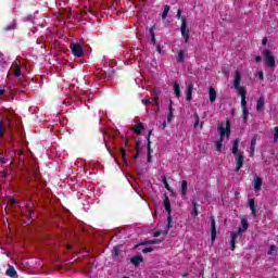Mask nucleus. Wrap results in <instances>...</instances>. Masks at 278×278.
<instances>
[{
    "label": "nucleus",
    "mask_w": 278,
    "mask_h": 278,
    "mask_svg": "<svg viewBox=\"0 0 278 278\" xmlns=\"http://www.w3.org/2000/svg\"><path fill=\"white\" fill-rule=\"evenodd\" d=\"M218 131H219V140L215 141V147H216V151L220 152L223 151V142L225 141V136L226 138H229V136H231V121L227 118L226 127H225V124H220L218 126Z\"/></svg>",
    "instance_id": "1"
},
{
    "label": "nucleus",
    "mask_w": 278,
    "mask_h": 278,
    "mask_svg": "<svg viewBox=\"0 0 278 278\" xmlns=\"http://www.w3.org/2000/svg\"><path fill=\"white\" fill-rule=\"evenodd\" d=\"M240 147V138H237L233 141L232 144V155H235V162H236V173H240V170H242V166H244V152L239 151Z\"/></svg>",
    "instance_id": "2"
},
{
    "label": "nucleus",
    "mask_w": 278,
    "mask_h": 278,
    "mask_svg": "<svg viewBox=\"0 0 278 278\" xmlns=\"http://www.w3.org/2000/svg\"><path fill=\"white\" fill-rule=\"evenodd\" d=\"M249 229V219L247 217L241 218V227L237 232L230 235V251H236V240L242 238V235Z\"/></svg>",
    "instance_id": "3"
},
{
    "label": "nucleus",
    "mask_w": 278,
    "mask_h": 278,
    "mask_svg": "<svg viewBox=\"0 0 278 278\" xmlns=\"http://www.w3.org/2000/svg\"><path fill=\"white\" fill-rule=\"evenodd\" d=\"M176 18L178 21H181V26H180V34L185 40V42H190V31H192V28H188V20L186 16H181V11L178 9Z\"/></svg>",
    "instance_id": "4"
},
{
    "label": "nucleus",
    "mask_w": 278,
    "mask_h": 278,
    "mask_svg": "<svg viewBox=\"0 0 278 278\" xmlns=\"http://www.w3.org/2000/svg\"><path fill=\"white\" fill-rule=\"evenodd\" d=\"M262 55L264 58V62L268 68H277V63L275 61V55L273 54L271 50L265 49L262 52Z\"/></svg>",
    "instance_id": "5"
},
{
    "label": "nucleus",
    "mask_w": 278,
    "mask_h": 278,
    "mask_svg": "<svg viewBox=\"0 0 278 278\" xmlns=\"http://www.w3.org/2000/svg\"><path fill=\"white\" fill-rule=\"evenodd\" d=\"M70 49L72 50V53L75 55V58L84 56V48H81V45L71 43Z\"/></svg>",
    "instance_id": "6"
},
{
    "label": "nucleus",
    "mask_w": 278,
    "mask_h": 278,
    "mask_svg": "<svg viewBox=\"0 0 278 278\" xmlns=\"http://www.w3.org/2000/svg\"><path fill=\"white\" fill-rule=\"evenodd\" d=\"M0 164H8V166H12L14 164V161H12V157H10V154L3 150H0Z\"/></svg>",
    "instance_id": "7"
},
{
    "label": "nucleus",
    "mask_w": 278,
    "mask_h": 278,
    "mask_svg": "<svg viewBox=\"0 0 278 278\" xmlns=\"http://www.w3.org/2000/svg\"><path fill=\"white\" fill-rule=\"evenodd\" d=\"M163 205H164L165 211L167 212L168 216H172L173 207L170 206V198H168L167 193L164 194Z\"/></svg>",
    "instance_id": "8"
},
{
    "label": "nucleus",
    "mask_w": 278,
    "mask_h": 278,
    "mask_svg": "<svg viewBox=\"0 0 278 278\" xmlns=\"http://www.w3.org/2000/svg\"><path fill=\"white\" fill-rule=\"evenodd\" d=\"M264 105H266V98L264 96H261L256 101V112H258V114H262V112H264Z\"/></svg>",
    "instance_id": "9"
},
{
    "label": "nucleus",
    "mask_w": 278,
    "mask_h": 278,
    "mask_svg": "<svg viewBox=\"0 0 278 278\" xmlns=\"http://www.w3.org/2000/svg\"><path fill=\"white\" fill-rule=\"evenodd\" d=\"M216 241V219L214 216L211 217V242Z\"/></svg>",
    "instance_id": "10"
},
{
    "label": "nucleus",
    "mask_w": 278,
    "mask_h": 278,
    "mask_svg": "<svg viewBox=\"0 0 278 278\" xmlns=\"http://www.w3.org/2000/svg\"><path fill=\"white\" fill-rule=\"evenodd\" d=\"M151 136H153V130H149L147 139V149H148V162H151Z\"/></svg>",
    "instance_id": "11"
},
{
    "label": "nucleus",
    "mask_w": 278,
    "mask_h": 278,
    "mask_svg": "<svg viewBox=\"0 0 278 278\" xmlns=\"http://www.w3.org/2000/svg\"><path fill=\"white\" fill-rule=\"evenodd\" d=\"M162 242H164V239L146 240L139 243L137 247H149V244H162Z\"/></svg>",
    "instance_id": "12"
},
{
    "label": "nucleus",
    "mask_w": 278,
    "mask_h": 278,
    "mask_svg": "<svg viewBox=\"0 0 278 278\" xmlns=\"http://www.w3.org/2000/svg\"><path fill=\"white\" fill-rule=\"evenodd\" d=\"M142 262H144L142 255H135L130 258V263H132L136 268H138Z\"/></svg>",
    "instance_id": "13"
},
{
    "label": "nucleus",
    "mask_w": 278,
    "mask_h": 278,
    "mask_svg": "<svg viewBox=\"0 0 278 278\" xmlns=\"http://www.w3.org/2000/svg\"><path fill=\"white\" fill-rule=\"evenodd\" d=\"M240 81H242V74H240L239 71L235 73V79H233V88L235 90L240 87Z\"/></svg>",
    "instance_id": "14"
},
{
    "label": "nucleus",
    "mask_w": 278,
    "mask_h": 278,
    "mask_svg": "<svg viewBox=\"0 0 278 278\" xmlns=\"http://www.w3.org/2000/svg\"><path fill=\"white\" fill-rule=\"evenodd\" d=\"M238 94L241 96V103H247V88L239 87L237 89Z\"/></svg>",
    "instance_id": "15"
},
{
    "label": "nucleus",
    "mask_w": 278,
    "mask_h": 278,
    "mask_svg": "<svg viewBox=\"0 0 278 278\" xmlns=\"http://www.w3.org/2000/svg\"><path fill=\"white\" fill-rule=\"evenodd\" d=\"M192 212H191V216H193L194 218H197V216H199V203L197 202V198H193L192 200Z\"/></svg>",
    "instance_id": "16"
},
{
    "label": "nucleus",
    "mask_w": 278,
    "mask_h": 278,
    "mask_svg": "<svg viewBox=\"0 0 278 278\" xmlns=\"http://www.w3.org/2000/svg\"><path fill=\"white\" fill-rule=\"evenodd\" d=\"M5 275H7V277H11V278L18 277L16 269L12 265H9V267L5 271Z\"/></svg>",
    "instance_id": "17"
},
{
    "label": "nucleus",
    "mask_w": 278,
    "mask_h": 278,
    "mask_svg": "<svg viewBox=\"0 0 278 278\" xmlns=\"http://www.w3.org/2000/svg\"><path fill=\"white\" fill-rule=\"evenodd\" d=\"M248 203H249V207L252 212V216H257V208L255 207V199H249Z\"/></svg>",
    "instance_id": "18"
},
{
    "label": "nucleus",
    "mask_w": 278,
    "mask_h": 278,
    "mask_svg": "<svg viewBox=\"0 0 278 278\" xmlns=\"http://www.w3.org/2000/svg\"><path fill=\"white\" fill-rule=\"evenodd\" d=\"M142 129H144V125L141 122H139L137 125H135V127L132 128V131L137 136H142Z\"/></svg>",
    "instance_id": "19"
},
{
    "label": "nucleus",
    "mask_w": 278,
    "mask_h": 278,
    "mask_svg": "<svg viewBox=\"0 0 278 278\" xmlns=\"http://www.w3.org/2000/svg\"><path fill=\"white\" fill-rule=\"evenodd\" d=\"M242 112H243V122L247 123L249 121V108L247 106V102L241 103Z\"/></svg>",
    "instance_id": "20"
},
{
    "label": "nucleus",
    "mask_w": 278,
    "mask_h": 278,
    "mask_svg": "<svg viewBox=\"0 0 278 278\" xmlns=\"http://www.w3.org/2000/svg\"><path fill=\"white\" fill-rule=\"evenodd\" d=\"M170 229H173V215H168L167 216V225H166V230L165 236L168 235V232L170 231Z\"/></svg>",
    "instance_id": "21"
},
{
    "label": "nucleus",
    "mask_w": 278,
    "mask_h": 278,
    "mask_svg": "<svg viewBox=\"0 0 278 278\" xmlns=\"http://www.w3.org/2000/svg\"><path fill=\"white\" fill-rule=\"evenodd\" d=\"M262 184H263L262 178L256 177V178L254 179V190H255L256 192H260V190H262Z\"/></svg>",
    "instance_id": "22"
},
{
    "label": "nucleus",
    "mask_w": 278,
    "mask_h": 278,
    "mask_svg": "<svg viewBox=\"0 0 278 278\" xmlns=\"http://www.w3.org/2000/svg\"><path fill=\"white\" fill-rule=\"evenodd\" d=\"M181 197H186V194H188V180H182L181 181Z\"/></svg>",
    "instance_id": "23"
},
{
    "label": "nucleus",
    "mask_w": 278,
    "mask_h": 278,
    "mask_svg": "<svg viewBox=\"0 0 278 278\" xmlns=\"http://www.w3.org/2000/svg\"><path fill=\"white\" fill-rule=\"evenodd\" d=\"M174 92H175L177 99H180V97H181V87L179 86L178 81L174 83Z\"/></svg>",
    "instance_id": "24"
},
{
    "label": "nucleus",
    "mask_w": 278,
    "mask_h": 278,
    "mask_svg": "<svg viewBox=\"0 0 278 278\" xmlns=\"http://www.w3.org/2000/svg\"><path fill=\"white\" fill-rule=\"evenodd\" d=\"M208 97L211 103H214V101H216V89H214V87H210Z\"/></svg>",
    "instance_id": "25"
},
{
    "label": "nucleus",
    "mask_w": 278,
    "mask_h": 278,
    "mask_svg": "<svg viewBox=\"0 0 278 278\" xmlns=\"http://www.w3.org/2000/svg\"><path fill=\"white\" fill-rule=\"evenodd\" d=\"M194 90V87L192 85H189L187 87V101H192V91Z\"/></svg>",
    "instance_id": "26"
},
{
    "label": "nucleus",
    "mask_w": 278,
    "mask_h": 278,
    "mask_svg": "<svg viewBox=\"0 0 278 278\" xmlns=\"http://www.w3.org/2000/svg\"><path fill=\"white\" fill-rule=\"evenodd\" d=\"M168 115H167V123H170L173 121V100H169V105H168Z\"/></svg>",
    "instance_id": "27"
},
{
    "label": "nucleus",
    "mask_w": 278,
    "mask_h": 278,
    "mask_svg": "<svg viewBox=\"0 0 278 278\" xmlns=\"http://www.w3.org/2000/svg\"><path fill=\"white\" fill-rule=\"evenodd\" d=\"M16 20H13L11 24H9L7 27H4V31H12L16 29Z\"/></svg>",
    "instance_id": "28"
},
{
    "label": "nucleus",
    "mask_w": 278,
    "mask_h": 278,
    "mask_svg": "<svg viewBox=\"0 0 278 278\" xmlns=\"http://www.w3.org/2000/svg\"><path fill=\"white\" fill-rule=\"evenodd\" d=\"M13 75H14V77H20L22 75L21 65L18 63H16L13 68Z\"/></svg>",
    "instance_id": "29"
},
{
    "label": "nucleus",
    "mask_w": 278,
    "mask_h": 278,
    "mask_svg": "<svg viewBox=\"0 0 278 278\" xmlns=\"http://www.w3.org/2000/svg\"><path fill=\"white\" fill-rule=\"evenodd\" d=\"M168 12H170V5L166 4L164 7L163 13H162V20L165 21L168 16Z\"/></svg>",
    "instance_id": "30"
},
{
    "label": "nucleus",
    "mask_w": 278,
    "mask_h": 278,
    "mask_svg": "<svg viewBox=\"0 0 278 278\" xmlns=\"http://www.w3.org/2000/svg\"><path fill=\"white\" fill-rule=\"evenodd\" d=\"M186 56V52L184 50H179L178 55L176 58L177 62L181 64L184 62V58Z\"/></svg>",
    "instance_id": "31"
},
{
    "label": "nucleus",
    "mask_w": 278,
    "mask_h": 278,
    "mask_svg": "<svg viewBox=\"0 0 278 278\" xmlns=\"http://www.w3.org/2000/svg\"><path fill=\"white\" fill-rule=\"evenodd\" d=\"M121 155L124 164H127V150L125 148H121Z\"/></svg>",
    "instance_id": "32"
},
{
    "label": "nucleus",
    "mask_w": 278,
    "mask_h": 278,
    "mask_svg": "<svg viewBox=\"0 0 278 278\" xmlns=\"http://www.w3.org/2000/svg\"><path fill=\"white\" fill-rule=\"evenodd\" d=\"M5 134V123L3 121H0V138H3Z\"/></svg>",
    "instance_id": "33"
},
{
    "label": "nucleus",
    "mask_w": 278,
    "mask_h": 278,
    "mask_svg": "<svg viewBox=\"0 0 278 278\" xmlns=\"http://www.w3.org/2000/svg\"><path fill=\"white\" fill-rule=\"evenodd\" d=\"M162 179H163V184H164L165 188L168 190V192H173V188H170V185H168V180L166 179V176H163Z\"/></svg>",
    "instance_id": "34"
},
{
    "label": "nucleus",
    "mask_w": 278,
    "mask_h": 278,
    "mask_svg": "<svg viewBox=\"0 0 278 278\" xmlns=\"http://www.w3.org/2000/svg\"><path fill=\"white\" fill-rule=\"evenodd\" d=\"M193 116L195 118L193 127H194V129H197V127H199V123H201V117H199V113H194Z\"/></svg>",
    "instance_id": "35"
},
{
    "label": "nucleus",
    "mask_w": 278,
    "mask_h": 278,
    "mask_svg": "<svg viewBox=\"0 0 278 278\" xmlns=\"http://www.w3.org/2000/svg\"><path fill=\"white\" fill-rule=\"evenodd\" d=\"M113 255L115 257H121V247L117 245L113 248Z\"/></svg>",
    "instance_id": "36"
},
{
    "label": "nucleus",
    "mask_w": 278,
    "mask_h": 278,
    "mask_svg": "<svg viewBox=\"0 0 278 278\" xmlns=\"http://www.w3.org/2000/svg\"><path fill=\"white\" fill-rule=\"evenodd\" d=\"M163 233H165L164 230H157L152 232V236L153 238H160V236H163Z\"/></svg>",
    "instance_id": "37"
},
{
    "label": "nucleus",
    "mask_w": 278,
    "mask_h": 278,
    "mask_svg": "<svg viewBox=\"0 0 278 278\" xmlns=\"http://www.w3.org/2000/svg\"><path fill=\"white\" fill-rule=\"evenodd\" d=\"M277 251V245L273 244L269 247V251L267 252V255H273Z\"/></svg>",
    "instance_id": "38"
},
{
    "label": "nucleus",
    "mask_w": 278,
    "mask_h": 278,
    "mask_svg": "<svg viewBox=\"0 0 278 278\" xmlns=\"http://www.w3.org/2000/svg\"><path fill=\"white\" fill-rule=\"evenodd\" d=\"M274 142H278V126L274 128Z\"/></svg>",
    "instance_id": "39"
},
{
    "label": "nucleus",
    "mask_w": 278,
    "mask_h": 278,
    "mask_svg": "<svg viewBox=\"0 0 278 278\" xmlns=\"http://www.w3.org/2000/svg\"><path fill=\"white\" fill-rule=\"evenodd\" d=\"M255 144H257V135H254L251 139V146L250 147H254L255 148Z\"/></svg>",
    "instance_id": "40"
},
{
    "label": "nucleus",
    "mask_w": 278,
    "mask_h": 278,
    "mask_svg": "<svg viewBox=\"0 0 278 278\" xmlns=\"http://www.w3.org/2000/svg\"><path fill=\"white\" fill-rule=\"evenodd\" d=\"M250 157H255V147L250 146Z\"/></svg>",
    "instance_id": "41"
},
{
    "label": "nucleus",
    "mask_w": 278,
    "mask_h": 278,
    "mask_svg": "<svg viewBox=\"0 0 278 278\" xmlns=\"http://www.w3.org/2000/svg\"><path fill=\"white\" fill-rule=\"evenodd\" d=\"M142 253L147 254V253H153V248H144L142 250Z\"/></svg>",
    "instance_id": "42"
},
{
    "label": "nucleus",
    "mask_w": 278,
    "mask_h": 278,
    "mask_svg": "<svg viewBox=\"0 0 278 278\" xmlns=\"http://www.w3.org/2000/svg\"><path fill=\"white\" fill-rule=\"evenodd\" d=\"M9 203H11V205H16L18 203V201L16 199H14V198H11L9 200Z\"/></svg>",
    "instance_id": "43"
},
{
    "label": "nucleus",
    "mask_w": 278,
    "mask_h": 278,
    "mask_svg": "<svg viewBox=\"0 0 278 278\" xmlns=\"http://www.w3.org/2000/svg\"><path fill=\"white\" fill-rule=\"evenodd\" d=\"M141 103H142L143 105H149V103H151V100H150V99H142V100H141Z\"/></svg>",
    "instance_id": "44"
},
{
    "label": "nucleus",
    "mask_w": 278,
    "mask_h": 278,
    "mask_svg": "<svg viewBox=\"0 0 278 278\" xmlns=\"http://www.w3.org/2000/svg\"><path fill=\"white\" fill-rule=\"evenodd\" d=\"M154 105H156V106L160 105V97L159 96L154 97Z\"/></svg>",
    "instance_id": "45"
},
{
    "label": "nucleus",
    "mask_w": 278,
    "mask_h": 278,
    "mask_svg": "<svg viewBox=\"0 0 278 278\" xmlns=\"http://www.w3.org/2000/svg\"><path fill=\"white\" fill-rule=\"evenodd\" d=\"M150 36L152 37V36H155V26H152L151 28H150Z\"/></svg>",
    "instance_id": "46"
},
{
    "label": "nucleus",
    "mask_w": 278,
    "mask_h": 278,
    "mask_svg": "<svg viewBox=\"0 0 278 278\" xmlns=\"http://www.w3.org/2000/svg\"><path fill=\"white\" fill-rule=\"evenodd\" d=\"M135 151L140 152V141L136 142Z\"/></svg>",
    "instance_id": "47"
},
{
    "label": "nucleus",
    "mask_w": 278,
    "mask_h": 278,
    "mask_svg": "<svg viewBox=\"0 0 278 278\" xmlns=\"http://www.w3.org/2000/svg\"><path fill=\"white\" fill-rule=\"evenodd\" d=\"M258 79H261V81H264V72H258Z\"/></svg>",
    "instance_id": "48"
},
{
    "label": "nucleus",
    "mask_w": 278,
    "mask_h": 278,
    "mask_svg": "<svg viewBox=\"0 0 278 278\" xmlns=\"http://www.w3.org/2000/svg\"><path fill=\"white\" fill-rule=\"evenodd\" d=\"M262 42H263V46L266 47V45H268V38L264 37Z\"/></svg>",
    "instance_id": "49"
},
{
    "label": "nucleus",
    "mask_w": 278,
    "mask_h": 278,
    "mask_svg": "<svg viewBox=\"0 0 278 278\" xmlns=\"http://www.w3.org/2000/svg\"><path fill=\"white\" fill-rule=\"evenodd\" d=\"M0 177L5 179V177H8V172H1Z\"/></svg>",
    "instance_id": "50"
},
{
    "label": "nucleus",
    "mask_w": 278,
    "mask_h": 278,
    "mask_svg": "<svg viewBox=\"0 0 278 278\" xmlns=\"http://www.w3.org/2000/svg\"><path fill=\"white\" fill-rule=\"evenodd\" d=\"M255 62H256V64H260V62H262V56L256 55L255 56Z\"/></svg>",
    "instance_id": "51"
},
{
    "label": "nucleus",
    "mask_w": 278,
    "mask_h": 278,
    "mask_svg": "<svg viewBox=\"0 0 278 278\" xmlns=\"http://www.w3.org/2000/svg\"><path fill=\"white\" fill-rule=\"evenodd\" d=\"M152 45H156L155 35L151 36Z\"/></svg>",
    "instance_id": "52"
},
{
    "label": "nucleus",
    "mask_w": 278,
    "mask_h": 278,
    "mask_svg": "<svg viewBox=\"0 0 278 278\" xmlns=\"http://www.w3.org/2000/svg\"><path fill=\"white\" fill-rule=\"evenodd\" d=\"M156 51H157L159 53H162V47H161L160 45L156 46Z\"/></svg>",
    "instance_id": "53"
},
{
    "label": "nucleus",
    "mask_w": 278,
    "mask_h": 278,
    "mask_svg": "<svg viewBox=\"0 0 278 278\" xmlns=\"http://www.w3.org/2000/svg\"><path fill=\"white\" fill-rule=\"evenodd\" d=\"M3 94H5V90L4 89H0V97H3Z\"/></svg>",
    "instance_id": "54"
},
{
    "label": "nucleus",
    "mask_w": 278,
    "mask_h": 278,
    "mask_svg": "<svg viewBox=\"0 0 278 278\" xmlns=\"http://www.w3.org/2000/svg\"><path fill=\"white\" fill-rule=\"evenodd\" d=\"M134 157L135 160H138V157H140V152H137Z\"/></svg>",
    "instance_id": "55"
},
{
    "label": "nucleus",
    "mask_w": 278,
    "mask_h": 278,
    "mask_svg": "<svg viewBox=\"0 0 278 278\" xmlns=\"http://www.w3.org/2000/svg\"><path fill=\"white\" fill-rule=\"evenodd\" d=\"M35 175H36L37 177H40V170L36 169V170H35Z\"/></svg>",
    "instance_id": "56"
},
{
    "label": "nucleus",
    "mask_w": 278,
    "mask_h": 278,
    "mask_svg": "<svg viewBox=\"0 0 278 278\" xmlns=\"http://www.w3.org/2000/svg\"><path fill=\"white\" fill-rule=\"evenodd\" d=\"M157 94H160V91L154 90V96L157 97Z\"/></svg>",
    "instance_id": "57"
},
{
    "label": "nucleus",
    "mask_w": 278,
    "mask_h": 278,
    "mask_svg": "<svg viewBox=\"0 0 278 278\" xmlns=\"http://www.w3.org/2000/svg\"><path fill=\"white\" fill-rule=\"evenodd\" d=\"M188 275H190V274L189 273H185V274H182V277L186 278V277H188Z\"/></svg>",
    "instance_id": "58"
},
{
    "label": "nucleus",
    "mask_w": 278,
    "mask_h": 278,
    "mask_svg": "<svg viewBox=\"0 0 278 278\" xmlns=\"http://www.w3.org/2000/svg\"><path fill=\"white\" fill-rule=\"evenodd\" d=\"M128 144H129V140L126 139V140H125V146L127 147Z\"/></svg>",
    "instance_id": "59"
},
{
    "label": "nucleus",
    "mask_w": 278,
    "mask_h": 278,
    "mask_svg": "<svg viewBox=\"0 0 278 278\" xmlns=\"http://www.w3.org/2000/svg\"><path fill=\"white\" fill-rule=\"evenodd\" d=\"M155 112H160V105H159V106H156V110H155Z\"/></svg>",
    "instance_id": "60"
},
{
    "label": "nucleus",
    "mask_w": 278,
    "mask_h": 278,
    "mask_svg": "<svg viewBox=\"0 0 278 278\" xmlns=\"http://www.w3.org/2000/svg\"><path fill=\"white\" fill-rule=\"evenodd\" d=\"M200 127H201V129H203V123H201Z\"/></svg>",
    "instance_id": "61"
},
{
    "label": "nucleus",
    "mask_w": 278,
    "mask_h": 278,
    "mask_svg": "<svg viewBox=\"0 0 278 278\" xmlns=\"http://www.w3.org/2000/svg\"><path fill=\"white\" fill-rule=\"evenodd\" d=\"M163 126L166 127V122L163 123Z\"/></svg>",
    "instance_id": "62"
}]
</instances>
